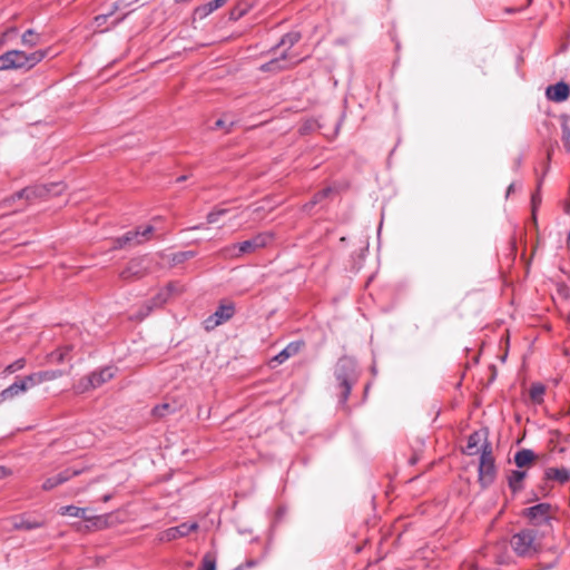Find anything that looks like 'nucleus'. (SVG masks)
Wrapping results in <instances>:
<instances>
[{
    "label": "nucleus",
    "mask_w": 570,
    "mask_h": 570,
    "mask_svg": "<svg viewBox=\"0 0 570 570\" xmlns=\"http://www.w3.org/2000/svg\"><path fill=\"white\" fill-rule=\"evenodd\" d=\"M301 40V33L297 31H291L284 35L279 42L273 48L276 50L277 48L284 47L285 50L281 53L279 57H276L261 66V70L264 72H278L282 70H286L295 66L299 60L296 56H289L288 50L294 47Z\"/></svg>",
    "instance_id": "obj_1"
},
{
    "label": "nucleus",
    "mask_w": 570,
    "mask_h": 570,
    "mask_svg": "<svg viewBox=\"0 0 570 570\" xmlns=\"http://www.w3.org/2000/svg\"><path fill=\"white\" fill-rule=\"evenodd\" d=\"M48 55V50L27 53L21 50H9L0 55V71L26 69L30 70Z\"/></svg>",
    "instance_id": "obj_2"
},
{
    "label": "nucleus",
    "mask_w": 570,
    "mask_h": 570,
    "mask_svg": "<svg viewBox=\"0 0 570 570\" xmlns=\"http://www.w3.org/2000/svg\"><path fill=\"white\" fill-rule=\"evenodd\" d=\"M334 375L338 382V389L341 390L340 403L344 405L348 400L353 385L357 381L354 360L347 356L341 357L335 365Z\"/></svg>",
    "instance_id": "obj_3"
},
{
    "label": "nucleus",
    "mask_w": 570,
    "mask_h": 570,
    "mask_svg": "<svg viewBox=\"0 0 570 570\" xmlns=\"http://www.w3.org/2000/svg\"><path fill=\"white\" fill-rule=\"evenodd\" d=\"M510 543L514 553L522 558H532L541 550L538 531L532 528H525L514 533Z\"/></svg>",
    "instance_id": "obj_4"
},
{
    "label": "nucleus",
    "mask_w": 570,
    "mask_h": 570,
    "mask_svg": "<svg viewBox=\"0 0 570 570\" xmlns=\"http://www.w3.org/2000/svg\"><path fill=\"white\" fill-rule=\"evenodd\" d=\"M273 240V234L268 232L258 233L250 239L229 245L222 249L224 257L238 258L257 249L266 247Z\"/></svg>",
    "instance_id": "obj_5"
},
{
    "label": "nucleus",
    "mask_w": 570,
    "mask_h": 570,
    "mask_svg": "<svg viewBox=\"0 0 570 570\" xmlns=\"http://www.w3.org/2000/svg\"><path fill=\"white\" fill-rule=\"evenodd\" d=\"M497 478V466L490 442L481 444V455L478 468V481L482 488L490 487Z\"/></svg>",
    "instance_id": "obj_6"
},
{
    "label": "nucleus",
    "mask_w": 570,
    "mask_h": 570,
    "mask_svg": "<svg viewBox=\"0 0 570 570\" xmlns=\"http://www.w3.org/2000/svg\"><path fill=\"white\" fill-rule=\"evenodd\" d=\"M556 508L547 502H541L522 510L521 515L528 520L532 527L551 528V521L554 519Z\"/></svg>",
    "instance_id": "obj_7"
},
{
    "label": "nucleus",
    "mask_w": 570,
    "mask_h": 570,
    "mask_svg": "<svg viewBox=\"0 0 570 570\" xmlns=\"http://www.w3.org/2000/svg\"><path fill=\"white\" fill-rule=\"evenodd\" d=\"M116 373V368L112 366H105L100 368L99 371L91 372L88 376L83 377L80 381V386L82 387V391L89 390V389H97L105 384L106 382L110 381Z\"/></svg>",
    "instance_id": "obj_8"
},
{
    "label": "nucleus",
    "mask_w": 570,
    "mask_h": 570,
    "mask_svg": "<svg viewBox=\"0 0 570 570\" xmlns=\"http://www.w3.org/2000/svg\"><path fill=\"white\" fill-rule=\"evenodd\" d=\"M235 314L234 304H222L217 309L208 316L204 324L207 331L214 330L216 326L229 321Z\"/></svg>",
    "instance_id": "obj_9"
},
{
    "label": "nucleus",
    "mask_w": 570,
    "mask_h": 570,
    "mask_svg": "<svg viewBox=\"0 0 570 570\" xmlns=\"http://www.w3.org/2000/svg\"><path fill=\"white\" fill-rule=\"evenodd\" d=\"M198 529L197 522H184L179 525L168 528L158 534V540L161 542H170L179 538L187 537L190 532Z\"/></svg>",
    "instance_id": "obj_10"
},
{
    "label": "nucleus",
    "mask_w": 570,
    "mask_h": 570,
    "mask_svg": "<svg viewBox=\"0 0 570 570\" xmlns=\"http://www.w3.org/2000/svg\"><path fill=\"white\" fill-rule=\"evenodd\" d=\"M31 387H33V385L29 381V375L19 377L10 386L0 392V402L11 400Z\"/></svg>",
    "instance_id": "obj_11"
},
{
    "label": "nucleus",
    "mask_w": 570,
    "mask_h": 570,
    "mask_svg": "<svg viewBox=\"0 0 570 570\" xmlns=\"http://www.w3.org/2000/svg\"><path fill=\"white\" fill-rule=\"evenodd\" d=\"M82 473L81 469H73L68 468L60 473H58L55 476H50L46 479V481L42 483V490L50 491L55 489L56 487L63 484L65 482L69 481L71 478L77 476Z\"/></svg>",
    "instance_id": "obj_12"
},
{
    "label": "nucleus",
    "mask_w": 570,
    "mask_h": 570,
    "mask_svg": "<svg viewBox=\"0 0 570 570\" xmlns=\"http://www.w3.org/2000/svg\"><path fill=\"white\" fill-rule=\"evenodd\" d=\"M146 274L142 258L131 259L128 265L120 272V278L124 281H132L141 278Z\"/></svg>",
    "instance_id": "obj_13"
},
{
    "label": "nucleus",
    "mask_w": 570,
    "mask_h": 570,
    "mask_svg": "<svg viewBox=\"0 0 570 570\" xmlns=\"http://www.w3.org/2000/svg\"><path fill=\"white\" fill-rule=\"evenodd\" d=\"M50 193L58 194V193H60V189L52 191V189L47 186L27 187V188H23V189L17 191L16 194H13L11 196V199L12 200H14V199L30 200V199L38 198V197H45L46 195H48Z\"/></svg>",
    "instance_id": "obj_14"
},
{
    "label": "nucleus",
    "mask_w": 570,
    "mask_h": 570,
    "mask_svg": "<svg viewBox=\"0 0 570 570\" xmlns=\"http://www.w3.org/2000/svg\"><path fill=\"white\" fill-rule=\"evenodd\" d=\"M45 525L43 519L32 518L27 514H21L12 518V528L14 530H35Z\"/></svg>",
    "instance_id": "obj_15"
},
{
    "label": "nucleus",
    "mask_w": 570,
    "mask_h": 570,
    "mask_svg": "<svg viewBox=\"0 0 570 570\" xmlns=\"http://www.w3.org/2000/svg\"><path fill=\"white\" fill-rule=\"evenodd\" d=\"M547 98L554 102H562L570 96V87L564 81L551 85L546 90Z\"/></svg>",
    "instance_id": "obj_16"
},
{
    "label": "nucleus",
    "mask_w": 570,
    "mask_h": 570,
    "mask_svg": "<svg viewBox=\"0 0 570 570\" xmlns=\"http://www.w3.org/2000/svg\"><path fill=\"white\" fill-rule=\"evenodd\" d=\"M549 168H550L549 163H547L544 165V169H543L542 176L539 177L538 180H537V189H535V191L531 196L532 220H533L534 224H537V212H538V209H539V207L541 205V202H542L540 189L542 187L544 176L549 171Z\"/></svg>",
    "instance_id": "obj_17"
},
{
    "label": "nucleus",
    "mask_w": 570,
    "mask_h": 570,
    "mask_svg": "<svg viewBox=\"0 0 570 570\" xmlns=\"http://www.w3.org/2000/svg\"><path fill=\"white\" fill-rule=\"evenodd\" d=\"M488 430H480L475 431L472 434H470L466 444V453L469 455L476 454L479 451H481L480 443L484 441L483 443L488 442Z\"/></svg>",
    "instance_id": "obj_18"
},
{
    "label": "nucleus",
    "mask_w": 570,
    "mask_h": 570,
    "mask_svg": "<svg viewBox=\"0 0 570 570\" xmlns=\"http://www.w3.org/2000/svg\"><path fill=\"white\" fill-rule=\"evenodd\" d=\"M62 375L63 372L61 370H48L29 374V381L36 386L47 381H53Z\"/></svg>",
    "instance_id": "obj_19"
},
{
    "label": "nucleus",
    "mask_w": 570,
    "mask_h": 570,
    "mask_svg": "<svg viewBox=\"0 0 570 570\" xmlns=\"http://www.w3.org/2000/svg\"><path fill=\"white\" fill-rule=\"evenodd\" d=\"M303 346V341L291 342L273 358V361L277 362L278 364H282L289 357L296 355L302 350Z\"/></svg>",
    "instance_id": "obj_20"
},
{
    "label": "nucleus",
    "mask_w": 570,
    "mask_h": 570,
    "mask_svg": "<svg viewBox=\"0 0 570 570\" xmlns=\"http://www.w3.org/2000/svg\"><path fill=\"white\" fill-rule=\"evenodd\" d=\"M544 479L557 481L560 484H564L570 480V469L568 468H548L544 471Z\"/></svg>",
    "instance_id": "obj_21"
},
{
    "label": "nucleus",
    "mask_w": 570,
    "mask_h": 570,
    "mask_svg": "<svg viewBox=\"0 0 570 570\" xmlns=\"http://www.w3.org/2000/svg\"><path fill=\"white\" fill-rule=\"evenodd\" d=\"M228 0H212L203 6L197 7L194 10V16L204 19L209 16L212 12L223 7Z\"/></svg>",
    "instance_id": "obj_22"
},
{
    "label": "nucleus",
    "mask_w": 570,
    "mask_h": 570,
    "mask_svg": "<svg viewBox=\"0 0 570 570\" xmlns=\"http://www.w3.org/2000/svg\"><path fill=\"white\" fill-rule=\"evenodd\" d=\"M535 460V453L530 449L519 450L514 454V463L518 468H524L533 463Z\"/></svg>",
    "instance_id": "obj_23"
},
{
    "label": "nucleus",
    "mask_w": 570,
    "mask_h": 570,
    "mask_svg": "<svg viewBox=\"0 0 570 570\" xmlns=\"http://www.w3.org/2000/svg\"><path fill=\"white\" fill-rule=\"evenodd\" d=\"M527 476L525 471L513 470L508 478L509 488L512 492H519L523 489V480Z\"/></svg>",
    "instance_id": "obj_24"
},
{
    "label": "nucleus",
    "mask_w": 570,
    "mask_h": 570,
    "mask_svg": "<svg viewBox=\"0 0 570 570\" xmlns=\"http://www.w3.org/2000/svg\"><path fill=\"white\" fill-rule=\"evenodd\" d=\"M252 8V3L248 1H239L237 2L233 9L229 11V20L237 21L242 17H244Z\"/></svg>",
    "instance_id": "obj_25"
},
{
    "label": "nucleus",
    "mask_w": 570,
    "mask_h": 570,
    "mask_svg": "<svg viewBox=\"0 0 570 570\" xmlns=\"http://www.w3.org/2000/svg\"><path fill=\"white\" fill-rule=\"evenodd\" d=\"M87 509L75 505H66L60 508L61 515H70L75 518L86 519Z\"/></svg>",
    "instance_id": "obj_26"
},
{
    "label": "nucleus",
    "mask_w": 570,
    "mask_h": 570,
    "mask_svg": "<svg viewBox=\"0 0 570 570\" xmlns=\"http://www.w3.org/2000/svg\"><path fill=\"white\" fill-rule=\"evenodd\" d=\"M21 42L27 47H35L40 42V35L32 29H28L21 37Z\"/></svg>",
    "instance_id": "obj_27"
},
{
    "label": "nucleus",
    "mask_w": 570,
    "mask_h": 570,
    "mask_svg": "<svg viewBox=\"0 0 570 570\" xmlns=\"http://www.w3.org/2000/svg\"><path fill=\"white\" fill-rule=\"evenodd\" d=\"M121 237L122 244H125L127 248L135 247L144 243L142 238H138V233L136 229L127 232Z\"/></svg>",
    "instance_id": "obj_28"
},
{
    "label": "nucleus",
    "mask_w": 570,
    "mask_h": 570,
    "mask_svg": "<svg viewBox=\"0 0 570 570\" xmlns=\"http://www.w3.org/2000/svg\"><path fill=\"white\" fill-rule=\"evenodd\" d=\"M167 296V293H159L156 297L146 304V312H144L141 316L145 317L153 311L154 307L161 306L166 302Z\"/></svg>",
    "instance_id": "obj_29"
},
{
    "label": "nucleus",
    "mask_w": 570,
    "mask_h": 570,
    "mask_svg": "<svg viewBox=\"0 0 570 570\" xmlns=\"http://www.w3.org/2000/svg\"><path fill=\"white\" fill-rule=\"evenodd\" d=\"M333 193V188L332 187H325L323 188L322 190L317 191L311 202H308L306 205H305V208H312L314 205L323 202L325 198H327L331 194Z\"/></svg>",
    "instance_id": "obj_30"
},
{
    "label": "nucleus",
    "mask_w": 570,
    "mask_h": 570,
    "mask_svg": "<svg viewBox=\"0 0 570 570\" xmlns=\"http://www.w3.org/2000/svg\"><path fill=\"white\" fill-rule=\"evenodd\" d=\"M544 386L542 384H532L530 387V397L533 402L541 403L543 401Z\"/></svg>",
    "instance_id": "obj_31"
},
{
    "label": "nucleus",
    "mask_w": 570,
    "mask_h": 570,
    "mask_svg": "<svg viewBox=\"0 0 570 570\" xmlns=\"http://www.w3.org/2000/svg\"><path fill=\"white\" fill-rule=\"evenodd\" d=\"M26 363H27L26 358L20 357L18 360H16L14 362L10 363L9 365H7L3 370V374H6V375L13 374V373L22 370L26 366Z\"/></svg>",
    "instance_id": "obj_32"
},
{
    "label": "nucleus",
    "mask_w": 570,
    "mask_h": 570,
    "mask_svg": "<svg viewBox=\"0 0 570 570\" xmlns=\"http://www.w3.org/2000/svg\"><path fill=\"white\" fill-rule=\"evenodd\" d=\"M198 570H216V558L212 553L203 557L202 564Z\"/></svg>",
    "instance_id": "obj_33"
},
{
    "label": "nucleus",
    "mask_w": 570,
    "mask_h": 570,
    "mask_svg": "<svg viewBox=\"0 0 570 570\" xmlns=\"http://www.w3.org/2000/svg\"><path fill=\"white\" fill-rule=\"evenodd\" d=\"M118 8H119V4H118L117 2H115V3L112 4V9H111L108 13H104V14H98V16H96V17H95V23H96V26H97L98 28L102 27V26L106 23L107 19H108L109 17H111V16H112L117 10H118Z\"/></svg>",
    "instance_id": "obj_34"
},
{
    "label": "nucleus",
    "mask_w": 570,
    "mask_h": 570,
    "mask_svg": "<svg viewBox=\"0 0 570 570\" xmlns=\"http://www.w3.org/2000/svg\"><path fill=\"white\" fill-rule=\"evenodd\" d=\"M195 255L196 253L193 250L175 253L173 255L171 262L173 264H180L189 258L195 257Z\"/></svg>",
    "instance_id": "obj_35"
},
{
    "label": "nucleus",
    "mask_w": 570,
    "mask_h": 570,
    "mask_svg": "<svg viewBox=\"0 0 570 570\" xmlns=\"http://www.w3.org/2000/svg\"><path fill=\"white\" fill-rule=\"evenodd\" d=\"M228 213V209L226 208H217L208 213L207 215V223L208 224H215L218 222V219Z\"/></svg>",
    "instance_id": "obj_36"
},
{
    "label": "nucleus",
    "mask_w": 570,
    "mask_h": 570,
    "mask_svg": "<svg viewBox=\"0 0 570 570\" xmlns=\"http://www.w3.org/2000/svg\"><path fill=\"white\" fill-rule=\"evenodd\" d=\"M561 131H562V141H563V145H564V148L570 151V126L568 125V122L564 120L562 124H561Z\"/></svg>",
    "instance_id": "obj_37"
},
{
    "label": "nucleus",
    "mask_w": 570,
    "mask_h": 570,
    "mask_svg": "<svg viewBox=\"0 0 570 570\" xmlns=\"http://www.w3.org/2000/svg\"><path fill=\"white\" fill-rule=\"evenodd\" d=\"M136 232L138 233V238H142L144 243L150 238V236L154 234L155 228L151 225H147L145 227H138L136 228Z\"/></svg>",
    "instance_id": "obj_38"
},
{
    "label": "nucleus",
    "mask_w": 570,
    "mask_h": 570,
    "mask_svg": "<svg viewBox=\"0 0 570 570\" xmlns=\"http://www.w3.org/2000/svg\"><path fill=\"white\" fill-rule=\"evenodd\" d=\"M170 412L168 403L158 404L153 409V414L157 417H164Z\"/></svg>",
    "instance_id": "obj_39"
},
{
    "label": "nucleus",
    "mask_w": 570,
    "mask_h": 570,
    "mask_svg": "<svg viewBox=\"0 0 570 570\" xmlns=\"http://www.w3.org/2000/svg\"><path fill=\"white\" fill-rule=\"evenodd\" d=\"M48 361L50 363L61 364L66 361L65 354L57 348V350L52 351L50 354H48Z\"/></svg>",
    "instance_id": "obj_40"
},
{
    "label": "nucleus",
    "mask_w": 570,
    "mask_h": 570,
    "mask_svg": "<svg viewBox=\"0 0 570 570\" xmlns=\"http://www.w3.org/2000/svg\"><path fill=\"white\" fill-rule=\"evenodd\" d=\"M127 248L125 244H122V237H117L112 239L111 249L118 250V249H125Z\"/></svg>",
    "instance_id": "obj_41"
},
{
    "label": "nucleus",
    "mask_w": 570,
    "mask_h": 570,
    "mask_svg": "<svg viewBox=\"0 0 570 570\" xmlns=\"http://www.w3.org/2000/svg\"><path fill=\"white\" fill-rule=\"evenodd\" d=\"M71 348H72L71 345H65V346L58 347V350L65 354L66 361L69 360V353H70Z\"/></svg>",
    "instance_id": "obj_42"
},
{
    "label": "nucleus",
    "mask_w": 570,
    "mask_h": 570,
    "mask_svg": "<svg viewBox=\"0 0 570 570\" xmlns=\"http://www.w3.org/2000/svg\"><path fill=\"white\" fill-rule=\"evenodd\" d=\"M419 461V455L417 454H413L410 460H409V463L411 465H414L416 462Z\"/></svg>",
    "instance_id": "obj_43"
},
{
    "label": "nucleus",
    "mask_w": 570,
    "mask_h": 570,
    "mask_svg": "<svg viewBox=\"0 0 570 570\" xmlns=\"http://www.w3.org/2000/svg\"><path fill=\"white\" fill-rule=\"evenodd\" d=\"M225 126V122L223 119H218L215 122V128H223Z\"/></svg>",
    "instance_id": "obj_44"
},
{
    "label": "nucleus",
    "mask_w": 570,
    "mask_h": 570,
    "mask_svg": "<svg viewBox=\"0 0 570 570\" xmlns=\"http://www.w3.org/2000/svg\"><path fill=\"white\" fill-rule=\"evenodd\" d=\"M255 564H256V561H254V560H249V561H247V562L245 563V567L250 568V567H254Z\"/></svg>",
    "instance_id": "obj_45"
},
{
    "label": "nucleus",
    "mask_w": 570,
    "mask_h": 570,
    "mask_svg": "<svg viewBox=\"0 0 570 570\" xmlns=\"http://www.w3.org/2000/svg\"><path fill=\"white\" fill-rule=\"evenodd\" d=\"M514 190V184H510L507 190V195H510Z\"/></svg>",
    "instance_id": "obj_46"
},
{
    "label": "nucleus",
    "mask_w": 570,
    "mask_h": 570,
    "mask_svg": "<svg viewBox=\"0 0 570 570\" xmlns=\"http://www.w3.org/2000/svg\"><path fill=\"white\" fill-rule=\"evenodd\" d=\"M7 475V470L3 466H0V478H3Z\"/></svg>",
    "instance_id": "obj_47"
},
{
    "label": "nucleus",
    "mask_w": 570,
    "mask_h": 570,
    "mask_svg": "<svg viewBox=\"0 0 570 570\" xmlns=\"http://www.w3.org/2000/svg\"><path fill=\"white\" fill-rule=\"evenodd\" d=\"M200 228H203V225L193 226V227H189L188 229L194 230V229H200Z\"/></svg>",
    "instance_id": "obj_48"
},
{
    "label": "nucleus",
    "mask_w": 570,
    "mask_h": 570,
    "mask_svg": "<svg viewBox=\"0 0 570 570\" xmlns=\"http://www.w3.org/2000/svg\"><path fill=\"white\" fill-rule=\"evenodd\" d=\"M125 17H126V16H122L121 18L117 19V20L115 21V23H114V24L116 26V24H118L119 22H121V21L125 19Z\"/></svg>",
    "instance_id": "obj_49"
},
{
    "label": "nucleus",
    "mask_w": 570,
    "mask_h": 570,
    "mask_svg": "<svg viewBox=\"0 0 570 570\" xmlns=\"http://www.w3.org/2000/svg\"><path fill=\"white\" fill-rule=\"evenodd\" d=\"M186 179V176H180L177 178V181L180 183V181H184Z\"/></svg>",
    "instance_id": "obj_50"
},
{
    "label": "nucleus",
    "mask_w": 570,
    "mask_h": 570,
    "mask_svg": "<svg viewBox=\"0 0 570 570\" xmlns=\"http://www.w3.org/2000/svg\"><path fill=\"white\" fill-rule=\"evenodd\" d=\"M244 568H245V564H240V566L236 567L234 570H244Z\"/></svg>",
    "instance_id": "obj_51"
},
{
    "label": "nucleus",
    "mask_w": 570,
    "mask_h": 570,
    "mask_svg": "<svg viewBox=\"0 0 570 570\" xmlns=\"http://www.w3.org/2000/svg\"><path fill=\"white\" fill-rule=\"evenodd\" d=\"M16 31H17V29H16V28H11V29H8V30H7L6 35H8L9 32H16Z\"/></svg>",
    "instance_id": "obj_52"
},
{
    "label": "nucleus",
    "mask_w": 570,
    "mask_h": 570,
    "mask_svg": "<svg viewBox=\"0 0 570 570\" xmlns=\"http://www.w3.org/2000/svg\"><path fill=\"white\" fill-rule=\"evenodd\" d=\"M108 500H110V495H109V494H107V495H105V497H104V501H105V502H106V501H108Z\"/></svg>",
    "instance_id": "obj_53"
},
{
    "label": "nucleus",
    "mask_w": 570,
    "mask_h": 570,
    "mask_svg": "<svg viewBox=\"0 0 570 570\" xmlns=\"http://www.w3.org/2000/svg\"><path fill=\"white\" fill-rule=\"evenodd\" d=\"M61 184H52L51 187L52 188H57V187H60Z\"/></svg>",
    "instance_id": "obj_54"
}]
</instances>
